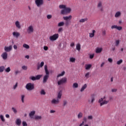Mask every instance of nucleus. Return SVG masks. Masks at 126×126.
<instances>
[{
	"mask_svg": "<svg viewBox=\"0 0 126 126\" xmlns=\"http://www.w3.org/2000/svg\"><path fill=\"white\" fill-rule=\"evenodd\" d=\"M44 69L45 71L46 75H44L43 77V83H46L47 82V81L48 80L49 78V76L50 75V72H49V70H48V66L47 65H44Z\"/></svg>",
	"mask_w": 126,
	"mask_h": 126,
	"instance_id": "f257e3e1",
	"label": "nucleus"
},
{
	"mask_svg": "<svg viewBox=\"0 0 126 126\" xmlns=\"http://www.w3.org/2000/svg\"><path fill=\"white\" fill-rule=\"evenodd\" d=\"M26 88L29 91L34 90L35 87L33 83H29L26 85Z\"/></svg>",
	"mask_w": 126,
	"mask_h": 126,
	"instance_id": "f03ea898",
	"label": "nucleus"
},
{
	"mask_svg": "<svg viewBox=\"0 0 126 126\" xmlns=\"http://www.w3.org/2000/svg\"><path fill=\"white\" fill-rule=\"evenodd\" d=\"M105 99V96L103 98H101L98 100V103H100V106L102 107L103 105H107L109 103V100H103Z\"/></svg>",
	"mask_w": 126,
	"mask_h": 126,
	"instance_id": "7ed1b4c3",
	"label": "nucleus"
},
{
	"mask_svg": "<svg viewBox=\"0 0 126 126\" xmlns=\"http://www.w3.org/2000/svg\"><path fill=\"white\" fill-rule=\"evenodd\" d=\"M97 8L101 12L104 11V7L103 6V2L102 1H100L97 3Z\"/></svg>",
	"mask_w": 126,
	"mask_h": 126,
	"instance_id": "20e7f679",
	"label": "nucleus"
},
{
	"mask_svg": "<svg viewBox=\"0 0 126 126\" xmlns=\"http://www.w3.org/2000/svg\"><path fill=\"white\" fill-rule=\"evenodd\" d=\"M66 82H67V78L66 77H63L58 81V85H62L64 84V83H66Z\"/></svg>",
	"mask_w": 126,
	"mask_h": 126,
	"instance_id": "39448f33",
	"label": "nucleus"
},
{
	"mask_svg": "<svg viewBox=\"0 0 126 126\" xmlns=\"http://www.w3.org/2000/svg\"><path fill=\"white\" fill-rule=\"evenodd\" d=\"M59 38V33H56L51 35L49 37V39L52 42L56 41L57 39Z\"/></svg>",
	"mask_w": 126,
	"mask_h": 126,
	"instance_id": "423d86ee",
	"label": "nucleus"
},
{
	"mask_svg": "<svg viewBox=\"0 0 126 126\" xmlns=\"http://www.w3.org/2000/svg\"><path fill=\"white\" fill-rule=\"evenodd\" d=\"M35 3L37 7H40L41 5L44 4V0H35Z\"/></svg>",
	"mask_w": 126,
	"mask_h": 126,
	"instance_id": "0eeeda50",
	"label": "nucleus"
},
{
	"mask_svg": "<svg viewBox=\"0 0 126 126\" xmlns=\"http://www.w3.org/2000/svg\"><path fill=\"white\" fill-rule=\"evenodd\" d=\"M94 101H95V97H94V95H92L91 97L88 99V102L90 104H93V103H94Z\"/></svg>",
	"mask_w": 126,
	"mask_h": 126,
	"instance_id": "6e6552de",
	"label": "nucleus"
},
{
	"mask_svg": "<svg viewBox=\"0 0 126 126\" xmlns=\"http://www.w3.org/2000/svg\"><path fill=\"white\" fill-rule=\"evenodd\" d=\"M27 31L28 34H31V33H33V32H34V28H33V26H30L28 27Z\"/></svg>",
	"mask_w": 126,
	"mask_h": 126,
	"instance_id": "1a4fd4ad",
	"label": "nucleus"
},
{
	"mask_svg": "<svg viewBox=\"0 0 126 126\" xmlns=\"http://www.w3.org/2000/svg\"><path fill=\"white\" fill-rule=\"evenodd\" d=\"M41 77V75H37L35 77V76L31 77L30 79L32 80V81H35V80H39V79H40Z\"/></svg>",
	"mask_w": 126,
	"mask_h": 126,
	"instance_id": "9d476101",
	"label": "nucleus"
},
{
	"mask_svg": "<svg viewBox=\"0 0 126 126\" xmlns=\"http://www.w3.org/2000/svg\"><path fill=\"white\" fill-rule=\"evenodd\" d=\"M5 52L8 53L12 50V45H9V46H5L4 48Z\"/></svg>",
	"mask_w": 126,
	"mask_h": 126,
	"instance_id": "9b49d317",
	"label": "nucleus"
},
{
	"mask_svg": "<svg viewBox=\"0 0 126 126\" xmlns=\"http://www.w3.org/2000/svg\"><path fill=\"white\" fill-rule=\"evenodd\" d=\"M60 103V100L59 99H53L51 100V104L52 105H58Z\"/></svg>",
	"mask_w": 126,
	"mask_h": 126,
	"instance_id": "f8f14e48",
	"label": "nucleus"
},
{
	"mask_svg": "<svg viewBox=\"0 0 126 126\" xmlns=\"http://www.w3.org/2000/svg\"><path fill=\"white\" fill-rule=\"evenodd\" d=\"M1 58L4 60V61H5V60H7V52H3L1 55Z\"/></svg>",
	"mask_w": 126,
	"mask_h": 126,
	"instance_id": "ddd939ff",
	"label": "nucleus"
},
{
	"mask_svg": "<svg viewBox=\"0 0 126 126\" xmlns=\"http://www.w3.org/2000/svg\"><path fill=\"white\" fill-rule=\"evenodd\" d=\"M15 25L18 29H20L21 28V25L20 24V22L19 21H16L15 22Z\"/></svg>",
	"mask_w": 126,
	"mask_h": 126,
	"instance_id": "4468645a",
	"label": "nucleus"
},
{
	"mask_svg": "<svg viewBox=\"0 0 126 126\" xmlns=\"http://www.w3.org/2000/svg\"><path fill=\"white\" fill-rule=\"evenodd\" d=\"M12 35L13 37H15L16 38H18L19 36H20V33L16 32H14L12 33Z\"/></svg>",
	"mask_w": 126,
	"mask_h": 126,
	"instance_id": "2eb2a0df",
	"label": "nucleus"
},
{
	"mask_svg": "<svg viewBox=\"0 0 126 126\" xmlns=\"http://www.w3.org/2000/svg\"><path fill=\"white\" fill-rule=\"evenodd\" d=\"M72 18V16L71 15L63 17V19L66 21L71 20Z\"/></svg>",
	"mask_w": 126,
	"mask_h": 126,
	"instance_id": "dca6fc26",
	"label": "nucleus"
},
{
	"mask_svg": "<svg viewBox=\"0 0 126 126\" xmlns=\"http://www.w3.org/2000/svg\"><path fill=\"white\" fill-rule=\"evenodd\" d=\"M95 33H96V31L94 30H93V32L92 33H90V38H93L94 36H95Z\"/></svg>",
	"mask_w": 126,
	"mask_h": 126,
	"instance_id": "f3484780",
	"label": "nucleus"
},
{
	"mask_svg": "<svg viewBox=\"0 0 126 126\" xmlns=\"http://www.w3.org/2000/svg\"><path fill=\"white\" fill-rule=\"evenodd\" d=\"M103 49L102 48H97L95 50V53L96 54H100L102 51Z\"/></svg>",
	"mask_w": 126,
	"mask_h": 126,
	"instance_id": "a211bd4d",
	"label": "nucleus"
},
{
	"mask_svg": "<svg viewBox=\"0 0 126 126\" xmlns=\"http://www.w3.org/2000/svg\"><path fill=\"white\" fill-rule=\"evenodd\" d=\"M76 50L78 51V52H80V50H81V45L80 43L77 44L76 46Z\"/></svg>",
	"mask_w": 126,
	"mask_h": 126,
	"instance_id": "6ab92c4d",
	"label": "nucleus"
},
{
	"mask_svg": "<svg viewBox=\"0 0 126 126\" xmlns=\"http://www.w3.org/2000/svg\"><path fill=\"white\" fill-rule=\"evenodd\" d=\"M35 114H36V111H32L29 113V116L30 117V118H32L33 116H34Z\"/></svg>",
	"mask_w": 126,
	"mask_h": 126,
	"instance_id": "aec40b11",
	"label": "nucleus"
},
{
	"mask_svg": "<svg viewBox=\"0 0 126 126\" xmlns=\"http://www.w3.org/2000/svg\"><path fill=\"white\" fill-rule=\"evenodd\" d=\"M121 15H122V13L120 11H117L115 14V17L117 18V17H120Z\"/></svg>",
	"mask_w": 126,
	"mask_h": 126,
	"instance_id": "412c9836",
	"label": "nucleus"
},
{
	"mask_svg": "<svg viewBox=\"0 0 126 126\" xmlns=\"http://www.w3.org/2000/svg\"><path fill=\"white\" fill-rule=\"evenodd\" d=\"M63 95V92H62V91H60L58 94V96H57V99H61L62 98V95Z\"/></svg>",
	"mask_w": 126,
	"mask_h": 126,
	"instance_id": "4be33fe9",
	"label": "nucleus"
},
{
	"mask_svg": "<svg viewBox=\"0 0 126 126\" xmlns=\"http://www.w3.org/2000/svg\"><path fill=\"white\" fill-rule=\"evenodd\" d=\"M65 11L66 12V14L67 13H70V12L71 11V9H70V8H68V7H65Z\"/></svg>",
	"mask_w": 126,
	"mask_h": 126,
	"instance_id": "5701e85b",
	"label": "nucleus"
},
{
	"mask_svg": "<svg viewBox=\"0 0 126 126\" xmlns=\"http://www.w3.org/2000/svg\"><path fill=\"white\" fill-rule=\"evenodd\" d=\"M65 11L66 12V14L67 13H70V12L71 11V9H70V8H68V7H65Z\"/></svg>",
	"mask_w": 126,
	"mask_h": 126,
	"instance_id": "b1692460",
	"label": "nucleus"
},
{
	"mask_svg": "<svg viewBox=\"0 0 126 126\" xmlns=\"http://www.w3.org/2000/svg\"><path fill=\"white\" fill-rule=\"evenodd\" d=\"M86 88H87V85H86V84L82 86V87L81 88V89L80 90V92H83V91L85 90V89H86Z\"/></svg>",
	"mask_w": 126,
	"mask_h": 126,
	"instance_id": "393cba45",
	"label": "nucleus"
},
{
	"mask_svg": "<svg viewBox=\"0 0 126 126\" xmlns=\"http://www.w3.org/2000/svg\"><path fill=\"white\" fill-rule=\"evenodd\" d=\"M16 124L17 126H20V125H21V120L20 119H17L16 120Z\"/></svg>",
	"mask_w": 126,
	"mask_h": 126,
	"instance_id": "a878e982",
	"label": "nucleus"
},
{
	"mask_svg": "<svg viewBox=\"0 0 126 126\" xmlns=\"http://www.w3.org/2000/svg\"><path fill=\"white\" fill-rule=\"evenodd\" d=\"M87 20H88V18H87L81 19V20H80L79 22L80 23H84V22H86V21H87Z\"/></svg>",
	"mask_w": 126,
	"mask_h": 126,
	"instance_id": "bb28decb",
	"label": "nucleus"
},
{
	"mask_svg": "<svg viewBox=\"0 0 126 126\" xmlns=\"http://www.w3.org/2000/svg\"><path fill=\"white\" fill-rule=\"evenodd\" d=\"M101 34L102 36H106L107 35V31L105 29L102 30Z\"/></svg>",
	"mask_w": 126,
	"mask_h": 126,
	"instance_id": "cd10ccee",
	"label": "nucleus"
},
{
	"mask_svg": "<svg viewBox=\"0 0 126 126\" xmlns=\"http://www.w3.org/2000/svg\"><path fill=\"white\" fill-rule=\"evenodd\" d=\"M65 73V72H64V71H63L61 73V74H59L57 75V78H59V77H60V76H63Z\"/></svg>",
	"mask_w": 126,
	"mask_h": 126,
	"instance_id": "c85d7f7f",
	"label": "nucleus"
},
{
	"mask_svg": "<svg viewBox=\"0 0 126 126\" xmlns=\"http://www.w3.org/2000/svg\"><path fill=\"white\" fill-rule=\"evenodd\" d=\"M34 120H42V116L36 115L34 117Z\"/></svg>",
	"mask_w": 126,
	"mask_h": 126,
	"instance_id": "c756f323",
	"label": "nucleus"
},
{
	"mask_svg": "<svg viewBox=\"0 0 126 126\" xmlns=\"http://www.w3.org/2000/svg\"><path fill=\"white\" fill-rule=\"evenodd\" d=\"M92 66V65L89 64L86 65V69L87 70H89L90 68H91V67Z\"/></svg>",
	"mask_w": 126,
	"mask_h": 126,
	"instance_id": "7c9ffc66",
	"label": "nucleus"
},
{
	"mask_svg": "<svg viewBox=\"0 0 126 126\" xmlns=\"http://www.w3.org/2000/svg\"><path fill=\"white\" fill-rule=\"evenodd\" d=\"M83 117V113L82 112H79L78 114V119H81Z\"/></svg>",
	"mask_w": 126,
	"mask_h": 126,
	"instance_id": "2f4dec72",
	"label": "nucleus"
},
{
	"mask_svg": "<svg viewBox=\"0 0 126 126\" xmlns=\"http://www.w3.org/2000/svg\"><path fill=\"white\" fill-rule=\"evenodd\" d=\"M76 59L73 57H71L69 59V62L70 63H75Z\"/></svg>",
	"mask_w": 126,
	"mask_h": 126,
	"instance_id": "473e14b6",
	"label": "nucleus"
},
{
	"mask_svg": "<svg viewBox=\"0 0 126 126\" xmlns=\"http://www.w3.org/2000/svg\"><path fill=\"white\" fill-rule=\"evenodd\" d=\"M66 7V6H65V5L62 4L59 5V8H60V9H64Z\"/></svg>",
	"mask_w": 126,
	"mask_h": 126,
	"instance_id": "72a5a7b5",
	"label": "nucleus"
},
{
	"mask_svg": "<svg viewBox=\"0 0 126 126\" xmlns=\"http://www.w3.org/2000/svg\"><path fill=\"white\" fill-rule=\"evenodd\" d=\"M73 88H78V84L77 83H75L73 84L72 86Z\"/></svg>",
	"mask_w": 126,
	"mask_h": 126,
	"instance_id": "f704fd0d",
	"label": "nucleus"
},
{
	"mask_svg": "<svg viewBox=\"0 0 126 126\" xmlns=\"http://www.w3.org/2000/svg\"><path fill=\"white\" fill-rule=\"evenodd\" d=\"M63 25H64V22H61L59 23V24H58L59 27L63 26Z\"/></svg>",
	"mask_w": 126,
	"mask_h": 126,
	"instance_id": "c9c22d12",
	"label": "nucleus"
},
{
	"mask_svg": "<svg viewBox=\"0 0 126 126\" xmlns=\"http://www.w3.org/2000/svg\"><path fill=\"white\" fill-rule=\"evenodd\" d=\"M40 93V95H46V92H45L44 90H41Z\"/></svg>",
	"mask_w": 126,
	"mask_h": 126,
	"instance_id": "e433bc0d",
	"label": "nucleus"
},
{
	"mask_svg": "<svg viewBox=\"0 0 126 126\" xmlns=\"http://www.w3.org/2000/svg\"><path fill=\"white\" fill-rule=\"evenodd\" d=\"M61 14H63V15H64V14H66V13L65 12V9H62L61 11Z\"/></svg>",
	"mask_w": 126,
	"mask_h": 126,
	"instance_id": "4c0bfd02",
	"label": "nucleus"
},
{
	"mask_svg": "<svg viewBox=\"0 0 126 126\" xmlns=\"http://www.w3.org/2000/svg\"><path fill=\"white\" fill-rule=\"evenodd\" d=\"M23 47L24 48H25V49H29V48H30V46H29V45L26 44H24Z\"/></svg>",
	"mask_w": 126,
	"mask_h": 126,
	"instance_id": "58836bf2",
	"label": "nucleus"
},
{
	"mask_svg": "<svg viewBox=\"0 0 126 126\" xmlns=\"http://www.w3.org/2000/svg\"><path fill=\"white\" fill-rule=\"evenodd\" d=\"M0 119L2 121V122H5V120L4 119V118L3 117V116L1 115H0Z\"/></svg>",
	"mask_w": 126,
	"mask_h": 126,
	"instance_id": "ea45409f",
	"label": "nucleus"
},
{
	"mask_svg": "<svg viewBox=\"0 0 126 126\" xmlns=\"http://www.w3.org/2000/svg\"><path fill=\"white\" fill-rule=\"evenodd\" d=\"M4 68L5 67L3 66H0V72H2L4 70Z\"/></svg>",
	"mask_w": 126,
	"mask_h": 126,
	"instance_id": "a19ab883",
	"label": "nucleus"
},
{
	"mask_svg": "<svg viewBox=\"0 0 126 126\" xmlns=\"http://www.w3.org/2000/svg\"><path fill=\"white\" fill-rule=\"evenodd\" d=\"M24 98H25V95H21V101L22 103H24Z\"/></svg>",
	"mask_w": 126,
	"mask_h": 126,
	"instance_id": "79ce46f5",
	"label": "nucleus"
},
{
	"mask_svg": "<svg viewBox=\"0 0 126 126\" xmlns=\"http://www.w3.org/2000/svg\"><path fill=\"white\" fill-rule=\"evenodd\" d=\"M116 46H118L120 45V40H117L115 41Z\"/></svg>",
	"mask_w": 126,
	"mask_h": 126,
	"instance_id": "37998d69",
	"label": "nucleus"
},
{
	"mask_svg": "<svg viewBox=\"0 0 126 126\" xmlns=\"http://www.w3.org/2000/svg\"><path fill=\"white\" fill-rule=\"evenodd\" d=\"M12 110L13 112L14 113V114H16V113H17V110H16V109L15 108L12 107Z\"/></svg>",
	"mask_w": 126,
	"mask_h": 126,
	"instance_id": "c03bdc74",
	"label": "nucleus"
},
{
	"mask_svg": "<svg viewBox=\"0 0 126 126\" xmlns=\"http://www.w3.org/2000/svg\"><path fill=\"white\" fill-rule=\"evenodd\" d=\"M5 71L6 72H9L10 71V67H8L7 68H6L5 69Z\"/></svg>",
	"mask_w": 126,
	"mask_h": 126,
	"instance_id": "a18cd8bd",
	"label": "nucleus"
},
{
	"mask_svg": "<svg viewBox=\"0 0 126 126\" xmlns=\"http://www.w3.org/2000/svg\"><path fill=\"white\" fill-rule=\"evenodd\" d=\"M90 74V73L87 72L85 75V76L86 77V78H89V75Z\"/></svg>",
	"mask_w": 126,
	"mask_h": 126,
	"instance_id": "49530a36",
	"label": "nucleus"
},
{
	"mask_svg": "<svg viewBox=\"0 0 126 126\" xmlns=\"http://www.w3.org/2000/svg\"><path fill=\"white\" fill-rule=\"evenodd\" d=\"M123 63V60L121 59L120 60L118 61L117 63V64H121Z\"/></svg>",
	"mask_w": 126,
	"mask_h": 126,
	"instance_id": "de8ad7c7",
	"label": "nucleus"
},
{
	"mask_svg": "<svg viewBox=\"0 0 126 126\" xmlns=\"http://www.w3.org/2000/svg\"><path fill=\"white\" fill-rule=\"evenodd\" d=\"M66 104H67V101L66 100H63V107H64V106H66Z\"/></svg>",
	"mask_w": 126,
	"mask_h": 126,
	"instance_id": "09e8293b",
	"label": "nucleus"
},
{
	"mask_svg": "<svg viewBox=\"0 0 126 126\" xmlns=\"http://www.w3.org/2000/svg\"><path fill=\"white\" fill-rule=\"evenodd\" d=\"M88 120H93V116L90 115L88 117Z\"/></svg>",
	"mask_w": 126,
	"mask_h": 126,
	"instance_id": "8fccbe9b",
	"label": "nucleus"
},
{
	"mask_svg": "<svg viewBox=\"0 0 126 126\" xmlns=\"http://www.w3.org/2000/svg\"><path fill=\"white\" fill-rule=\"evenodd\" d=\"M116 29H117V30H119V31H121V30H122V29H123V27L120 26V27H117Z\"/></svg>",
	"mask_w": 126,
	"mask_h": 126,
	"instance_id": "3c124183",
	"label": "nucleus"
},
{
	"mask_svg": "<svg viewBox=\"0 0 126 126\" xmlns=\"http://www.w3.org/2000/svg\"><path fill=\"white\" fill-rule=\"evenodd\" d=\"M65 26H68V25H69V21H66L65 23Z\"/></svg>",
	"mask_w": 126,
	"mask_h": 126,
	"instance_id": "603ef678",
	"label": "nucleus"
},
{
	"mask_svg": "<svg viewBox=\"0 0 126 126\" xmlns=\"http://www.w3.org/2000/svg\"><path fill=\"white\" fill-rule=\"evenodd\" d=\"M18 83H16V84L13 86V89L14 90H15V89H16V88H17V86H18Z\"/></svg>",
	"mask_w": 126,
	"mask_h": 126,
	"instance_id": "864d4df0",
	"label": "nucleus"
},
{
	"mask_svg": "<svg viewBox=\"0 0 126 126\" xmlns=\"http://www.w3.org/2000/svg\"><path fill=\"white\" fill-rule=\"evenodd\" d=\"M52 15H47V19H51V18H52Z\"/></svg>",
	"mask_w": 126,
	"mask_h": 126,
	"instance_id": "5fc2aeb1",
	"label": "nucleus"
},
{
	"mask_svg": "<svg viewBox=\"0 0 126 126\" xmlns=\"http://www.w3.org/2000/svg\"><path fill=\"white\" fill-rule=\"evenodd\" d=\"M117 25H113L111 27V29H117Z\"/></svg>",
	"mask_w": 126,
	"mask_h": 126,
	"instance_id": "6e6d98bb",
	"label": "nucleus"
},
{
	"mask_svg": "<svg viewBox=\"0 0 126 126\" xmlns=\"http://www.w3.org/2000/svg\"><path fill=\"white\" fill-rule=\"evenodd\" d=\"M44 64L45 63H44V62H41L40 65H39L40 66V67H43V66H44Z\"/></svg>",
	"mask_w": 126,
	"mask_h": 126,
	"instance_id": "4d7b16f0",
	"label": "nucleus"
},
{
	"mask_svg": "<svg viewBox=\"0 0 126 126\" xmlns=\"http://www.w3.org/2000/svg\"><path fill=\"white\" fill-rule=\"evenodd\" d=\"M23 126H27V123L25 121L22 122Z\"/></svg>",
	"mask_w": 126,
	"mask_h": 126,
	"instance_id": "13d9d810",
	"label": "nucleus"
},
{
	"mask_svg": "<svg viewBox=\"0 0 126 126\" xmlns=\"http://www.w3.org/2000/svg\"><path fill=\"white\" fill-rule=\"evenodd\" d=\"M22 69H24V70H27V66H23L22 67Z\"/></svg>",
	"mask_w": 126,
	"mask_h": 126,
	"instance_id": "bf43d9fd",
	"label": "nucleus"
},
{
	"mask_svg": "<svg viewBox=\"0 0 126 126\" xmlns=\"http://www.w3.org/2000/svg\"><path fill=\"white\" fill-rule=\"evenodd\" d=\"M18 73H20V71L19 70H16L15 71V75H17V74H18Z\"/></svg>",
	"mask_w": 126,
	"mask_h": 126,
	"instance_id": "052dcab7",
	"label": "nucleus"
},
{
	"mask_svg": "<svg viewBox=\"0 0 126 126\" xmlns=\"http://www.w3.org/2000/svg\"><path fill=\"white\" fill-rule=\"evenodd\" d=\"M108 61L109 63H113V59H112V58H108Z\"/></svg>",
	"mask_w": 126,
	"mask_h": 126,
	"instance_id": "680f3d73",
	"label": "nucleus"
},
{
	"mask_svg": "<svg viewBox=\"0 0 126 126\" xmlns=\"http://www.w3.org/2000/svg\"><path fill=\"white\" fill-rule=\"evenodd\" d=\"M62 31H63V28H59L58 30L59 33H61V32H62Z\"/></svg>",
	"mask_w": 126,
	"mask_h": 126,
	"instance_id": "e2e57ef3",
	"label": "nucleus"
},
{
	"mask_svg": "<svg viewBox=\"0 0 126 126\" xmlns=\"http://www.w3.org/2000/svg\"><path fill=\"white\" fill-rule=\"evenodd\" d=\"M43 49L45 51H48V46H44Z\"/></svg>",
	"mask_w": 126,
	"mask_h": 126,
	"instance_id": "0e129e2a",
	"label": "nucleus"
},
{
	"mask_svg": "<svg viewBox=\"0 0 126 126\" xmlns=\"http://www.w3.org/2000/svg\"><path fill=\"white\" fill-rule=\"evenodd\" d=\"M93 58H94V54H92V55H90V58L92 59H93Z\"/></svg>",
	"mask_w": 126,
	"mask_h": 126,
	"instance_id": "69168bd1",
	"label": "nucleus"
},
{
	"mask_svg": "<svg viewBox=\"0 0 126 126\" xmlns=\"http://www.w3.org/2000/svg\"><path fill=\"white\" fill-rule=\"evenodd\" d=\"M117 89H113L112 90V92H117Z\"/></svg>",
	"mask_w": 126,
	"mask_h": 126,
	"instance_id": "338daca9",
	"label": "nucleus"
},
{
	"mask_svg": "<svg viewBox=\"0 0 126 126\" xmlns=\"http://www.w3.org/2000/svg\"><path fill=\"white\" fill-rule=\"evenodd\" d=\"M13 48H14V50H17V45H14L13 46Z\"/></svg>",
	"mask_w": 126,
	"mask_h": 126,
	"instance_id": "774afa93",
	"label": "nucleus"
}]
</instances>
